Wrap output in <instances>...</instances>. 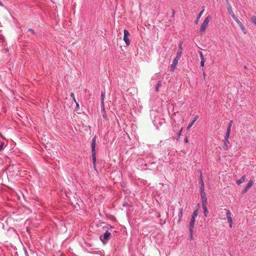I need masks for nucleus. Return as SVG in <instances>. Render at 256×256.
Listing matches in <instances>:
<instances>
[{
	"label": "nucleus",
	"instance_id": "ddd939ff",
	"mask_svg": "<svg viewBox=\"0 0 256 256\" xmlns=\"http://www.w3.org/2000/svg\"><path fill=\"white\" fill-rule=\"evenodd\" d=\"M245 180L246 176H244L240 180H238L236 182L238 184H240L244 182Z\"/></svg>",
	"mask_w": 256,
	"mask_h": 256
},
{
	"label": "nucleus",
	"instance_id": "c756f323",
	"mask_svg": "<svg viewBox=\"0 0 256 256\" xmlns=\"http://www.w3.org/2000/svg\"><path fill=\"white\" fill-rule=\"evenodd\" d=\"M28 31H29V32H32V34H34V30H33L32 29V28H29V29L28 30Z\"/></svg>",
	"mask_w": 256,
	"mask_h": 256
},
{
	"label": "nucleus",
	"instance_id": "4468645a",
	"mask_svg": "<svg viewBox=\"0 0 256 256\" xmlns=\"http://www.w3.org/2000/svg\"><path fill=\"white\" fill-rule=\"evenodd\" d=\"M230 131H228V130H226V132L224 137V140L226 141L228 144H229V141L228 140V138H229L230 134Z\"/></svg>",
	"mask_w": 256,
	"mask_h": 256
},
{
	"label": "nucleus",
	"instance_id": "9d476101",
	"mask_svg": "<svg viewBox=\"0 0 256 256\" xmlns=\"http://www.w3.org/2000/svg\"><path fill=\"white\" fill-rule=\"evenodd\" d=\"M200 194L205 192L204 191V182L202 179L200 180Z\"/></svg>",
	"mask_w": 256,
	"mask_h": 256
},
{
	"label": "nucleus",
	"instance_id": "412c9836",
	"mask_svg": "<svg viewBox=\"0 0 256 256\" xmlns=\"http://www.w3.org/2000/svg\"><path fill=\"white\" fill-rule=\"evenodd\" d=\"M251 20L252 21V22L256 25V16H252L251 18Z\"/></svg>",
	"mask_w": 256,
	"mask_h": 256
},
{
	"label": "nucleus",
	"instance_id": "f03ea898",
	"mask_svg": "<svg viewBox=\"0 0 256 256\" xmlns=\"http://www.w3.org/2000/svg\"><path fill=\"white\" fill-rule=\"evenodd\" d=\"M96 136L92 138V162L94 164L96 162Z\"/></svg>",
	"mask_w": 256,
	"mask_h": 256
},
{
	"label": "nucleus",
	"instance_id": "1a4fd4ad",
	"mask_svg": "<svg viewBox=\"0 0 256 256\" xmlns=\"http://www.w3.org/2000/svg\"><path fill=\"white\" fill-rule=\"evenodd\" d=\"M202 200V204H206L207 203V198L206 197V194L205 192H203L200 194Z\"/></svg>",
	"mask_w": 256,
	"mask_h": 256
},
{
	"label": "nucleus",
	"instance_id": "f257e3e1",
	"mask_svg": "<svg viewBox=\"0 0 256 256\" xmlns=\"http://www.w3.org/2000/svg\"><path fill=\"white\" fill-rule=\"evenodd\" d=\"M198 210H195L192 216V218L190 224V238L192 239V233H193V228H194V226L195 224L196 218L198 216Z\"/></svg>",
	"mask_w": 256,
	"mask_h": 256
},
{
	"label": "nucleus",
	"instance_id": "bb28decb",
	"mask_svg": "<svg viewBox=\"0 0 256 256\" xmlns=\"http://www.w3.org/2000/svg\"><path fill=\"white\" fill-rule=\"evenodd\" d=\"M3 144H4V143L3 142H1V144H0V151L2 149Z\"/></svg>",
	"mask_w": 256,
	"mask_h": 256
},
{
	"label": "nucleus",
	"instance_id": "6e6552de",
	"mask_svg": "<svg viewBox=\"0 0 256 256\" xmlns=\"http://www.w3.org/2000/svg\"><path fill=\"white\" fill-rule=\"evenodd\" d=\"M253 181L252 180H250L248 182V183L246 186L244 190V192L246 193L248 192V190L252 187V185L253 184Z\"/></svg>",
	"mask_w": 256,
	"mask_h": 256
},
{
	"label": "nucleus",
	"instance_id": "423d86ee",
	"mask_svg": "<svg viewBox=\"0 0 256 256\" xmlns=\"http://www.w3.org/2000/svg\"><path fill=\"white\" fill-rule=\"evenodd\" d=\"M111 236V233L109 232L108 230H106V232L104 234V236H101L100 237V240L102 241L103 243H105V241L108 240Z\"/></svg>",
	"mask_w": 256,
	"mask_h": 256
},
{
	"label": "nucleus",
	"instance_id": "b1692460",
	"mask_svg": "<svg viewBox=\"0 0 256 256\" xmlns=\"http://www.w3.org/2000/svg\"><path fill=\"white\" fill-rule=\"evenodd\" d=\"M241 28V30L244 32V34H246V30H245V28L243 26V25L242 24V26H240Z\"/></svg>",
	"mask_w": 256,
	"mask_h": 256
},
{
	"label": "nucleus",
	"instance_id": "dca6fc26",
	"mask_svg": "<svg viewBox=\"0 0 256 256\" xmlns=\"http://www.w3.org/2000/svg\"><path fill=\"white\" fill-rule=\"evenodd\" d=\"M182 214H183V209L182 208H181L180 210V212L178 214V222H180V220H181V218L182 216Z\"/></svg>",
	"mask_w": 256,
	"mask_h": 256
},
{
	"label": "nucleus",
	"instance_id": "f8f14e48",
	"mask_svg": "<svg viewBox=\"0 0 256 256\" xmlns=\"http://www.w3.org/2000/svg\"><path fill=\"white\" fill-rule=\"evenodd\" d=\"M198 116H196L194 118V119L192 120L191 122H190L188 127H187V128L188 129H190V128H191V126H192V124H194V122L196 120L198 119Z\"/></svg>",
	"mask_w": 256,
	"mask_h": 256
},
{
	"label": "nucleus",
	"instance_id": "c85d7f7f",
	"mask_svg": "<svg viewBox=\"0 0 256 256\" xmlns=\"http://www.w3.org/2000/svg\"><path fill=\"white\" fill-rule=\"evenodd\" d=\"M70 96L73 98V99L74 100V101H76L75 98H74V94L73 93H72L70 94Z\"/></svg>",
	"mask_w": 256,
	"mask_h": 256
},
{
	"label": "nucleus",
	"instance_id": "aec40b11",
	"mask_svg": "<svg viewBox=\"0 0 256 256\" xmlns=\"http://www.w3.org/2000/svg\"><path fill=\"white\" fill-rule=\"evenodd\" d=\"M228 11L229 14H230V16L234 14V13L232 9V8L230 6L228 8Z\"/></svg>",
	"mask_w": 256,
	"mask_h": 256
},
{
	"label": "nucleus",
	"instance_id": "a878e982",
	"mask_svg": "<svg viewBox=\"0 0 256 256\" xmlns=\"http://www.w3.org/2000/svg\"><path fill=\"white\" fill-rule=\"evenodd\" d=\"M231 16H232V18H233V19L236 20L238 19L236 18V16L234 15V14H233L232 15H231Z\"/></svg>",
	"mask_w": 256,
	"mask_h": 256
},
{
	"label": "nucleus",
	"instance_id": "0eeeda50",
	"mask_svg": "<svg viewBox=\"0 0 256 256\" xmlns=\"http://www.w3.org/2000/svg\"><path fill=\"white\" fill-rule=\"evenodd\" d=\"M224 210L227 216L228 220L230 224V227L232 228V218L231 217V212L228 210L225 209Z\"/></svg>",
	"mask_w": 256,
	"mask_h": 256
},
{
	"label": "nucleus",
	"instance_id": "20e7f679",
	"mask_svg": "<svg viewBox=\"0 0 256 256\" xmlns=\"http://www.w3.org/2000/svg\"><path fill=\"white\" fill-rule=\"evenodd\" d=\"M210 16H208L206 18L200 28V31L201 32H204L210 20Z\"/></svg>",
	"mask_w": 256,
	"mask_h": 256
},
{
	"label": "nucleus",
	"instance_id": "6ab92c4d",
	"mask_svg": "<svg viewBox=\"0 0 256 256\" xmlns=\"http://www.w3.org/2000/svg\"><path fill=\"white\" fill-rule=\"evenodd\" d=\"M232 124V121L230 120V123H229V124H228V128H227V130H228V131H230Z\"/></svg>",
	"mask_w": 256,
	"mask_h": 256
},
{
	"label": "nucleus",
	"instance_id": "5701e85b",
	"mask_svg": "<svg viewBox=\"0 0 256 256\" xmlns=\"http://www.w3.org/2000/svg\"><path fill=\"white\" fill-rule=\"evenodd\" d=\"M236 22L240 26H242V23L238 19H236Z\"/></svg>",
	"mask_w": 256,
	"mask_h": 256
},
{
	"label": "nucleus",
	"instance_id": "7ed1b4c3",
	"mask_svg": "<svg viewBox=\"0 0 256 256\" xmlns=\"http://www.w3.org/2000/svg\"><path fill=\"white\" fill-rule=\"evenodd\" d=\"M181 56H182V54L180 53V52H178L176 53V57L174 60L171 66V68L172 70H174L176 68V66L177 65L178 62L181 57Z\"/></svg>",
	"mask_w": 256,
	"mask_h": 256
},
{
	"label": "nucleus",
	"instance_id": "4be33fe9",
	"mask_svg": "<svg viewBox=\"0 0 256 256\" xmlns=\"http://www.w3.org/2000/svg\"><path fill=\"white\" fill-rule=\"evenodd\" d=\"M198 54H200V60H204V56H203V54H202V52H198Z\"/></svg>",
	"mask_w": 256,
	"mask_h": 256
},
{
	"label": "nucleus",
	"instance_id": "2eb2a0df",
	"mask_svg": "<svg viewBox=\"0 0 256 256\" xmlns=\"http://www.w3.org/2000/svg\"><path fill=\"white\" fill-rule=\"evenodd\" d=\"M202 208H203V209L204 210V216H207V214L208 212V210L207 208H206V204H202Z\"/></svg>",
	"mask_w": 256,
	"mask_h": 256
},
{
	"label": "nucleus",
	"instance_id": "a211bd4d",
	"mask_svg": "<svg viewBox=\"0 0 256 256\" xmlns=\"http://www.w3.org/2000/svg\"><path fill=\"white\" fill-rule=\"evenodd\" d=\"M182 43L180 42L178 44V52H180L181 54H182Z\"/></svg>",
	"mask_w": 256,
	"mask_h": 256
},
{
	"label": "nucleus",
	"instance_id": "cd10ccee",
	"mask_svg": "<svg viewBox=\"0 0 256 256\" xmlns=\"http://www.w3.org/2000/svg\"><path fill=\"white\" fill-rule=\"evenodd\" d=\"M227 144H228V142L224 140V145H225V146H226V148H225L226 149L227 148H228Z\"/></svg>",
	"mask_w": 256,
	"mask_h": 256
},
{
	"label": "nucleus",
	"instance_id": "9b49d317",
	"mask_svg": "<svg viewBox=\"0 0 256 256\" xmlns=\"http://www.w3.org/2000/svg\"><path fill=\"white\" fill-rule=\"evenodd\" d=\"M204 7L203 6L202 7V10L200 11V14H198V16L197 18L196 19V20H195V23L196 24H198V20H199V19L200 18V17L202 15V14H203V12H204Z\"/></svg>",
	"mask_w": 256,
	"mask_h": 256
},
{
	"label": "nucleus",
	"instance_id": "39448f33",
	"mask_svg": "<svg viewBox=\"0 0 256 256\" xmlns=\"http://www.w3.org/2000/svg\"><path fill=\"white\" fill-rule=\"evenodd\" d=\"M124 35L123 40L126 46H129L130 44V40H129L128 36L130 35V34L127 30H124Z\"/></svg>",
	"mask_w": 256,
	"mask_h": 256
},
{
	"label": "nucleus",
	"instance_id": "393cba45",
	"mask_svg": "<svg viewBox=\"0 0 256 256\" xmlns=\"http://www.w3.org/2000/svg\"><path fill=\"white\" fill-rule=\"evenodd\" d=\"M204 60H201V62H200V66H204Z\"/></svg>",
	"mask_w": 256,
	"mask_h": 256
},
{
	"label": "nucleus",
	"instance_id": "f3484780",
	"mask_svg": "<svg viewBox=\"0 0 256 256\" xmlns=\"http://www.w3.org/2000/svg\"><path fill=\"white\" fill-rule=\"evenodd\" d=\"M104 93L102 92L101 94V104L102 105H104Z\"/></svg>",
	"mask_w": 256,
	"mask_h": 256
},
{
	"label": "nucleus",
	"instance_id": "473e14b6",
	"mask_svg": "<svg viewBox=\"0 0 256 256\" xmlns=\"http://www.w3.org/2000/svg\"><path fill=\"white\" fill-rule=\"evenodd\" d=\"M184 141H185V142H188V138H186L184 140Z\"/></svg>",
	"mask_w": 256,
	"mask_h": 256
},
{
	"label": "nucleus",
	"instance_id": "7c9ffc66",
	"mask_svg": "<svg viewBox=\"0 0 256 256\" xmlns=\"http://www.w3.org/2000/svg\"><path fill=\"white\" fill-rule=\"evenodd\" d=\"M182 128H181L180 132L178 134V136H180L181 134V132H182Z\"/></svg>",
	"mask_w": 256,
	"mask_h": 256
},
{
	"label": "nucleus",
	"instance_id": "2f4dec72",
	"mask_svg": "<svg viewBox=\"0 0 256 256\" xmlns=\"http://www.w3.org/2000/svg\"><path fill=\"white\" fill-rule=\"evenodd\" d=\"M160 86V83H158V84H157V87H156V91H158V86Z\"/></svg>",
	"mask_w": 256,
	"mask_h": 256
}]
</instances>
